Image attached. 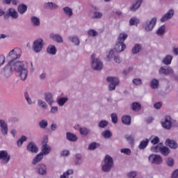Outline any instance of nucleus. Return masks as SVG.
Segmentation results:
<instances>
[{
  "instance_id": "obj_1",
  "label": "nucleus",
  "mask_w": 178,
  "mask_h": 178,
  "mask_svg": "<svg viewBox=\"0 0 178 178\" xmlns=\"http://www.w3.org/2000/svg\"><path fill=\"white\" fill-rule=\"evenodd\" d=\"M24 61H16L13 64V70L19 74L21 80L25 81L28 76V70L25 67Z\"/></svg>"
},
{
  "instance_id": "obj_2",
  "label": "nucleus",
  "mask_w": 178,
  "mask_h": 178,
  "mask_svg": "<svg viewBox=\"0 0 178 178\" xmlns=\"http://www.w3.org/2000/svg\"><path fill=\"white\" fill-rule=\"evenodd\" d=\"M127 33H120L118 38V42L115 46V50L116 52H122L126 49L127 46L124 41L127 39Z\"/></svg>"
},
{
  "instance_id": "obj_3",
  "label": "nucleus",
  "mask_w": 178,
  "mask_h": 178,
  "mask_svg": "<svg viewBox=\"0 0 178 178\" xmlns=\"http://www.w3.org/2000/svg\"><path fill=\"white\" fill-rule=\"evenodd\" d=\"M21 55H22L21 49H19L18 47H15V49H13V50H10V51H9L6 58L10 60L9 62L14 63V60L20 58Z\"/></svg>"
},
{
  "instance_id": "obj_4",
  "label": "nucleus",
  "mask_w": 178,
  "mask_h": 178,
  "mask_svg": "<svg viewBox=\"0 0 178 178\" xmlns=\"http://www.w3.org/2000/svg\"><path fill=\"white\" fill-rule=\"evenodd\" d=\"M114 164L113 159L108 155H106L104 158V165L102 166V170L104 172H109L113 168Z\"/></svg>"
},
{
  "instance_id": "obj_5",
  "label": "nucleus",
  "mask_w": 178,
  "mask_h": 178,
  "mask_svg": "<svg viewBox=\"0 0 178 178\" xmlns=\"http://www.w3.org/2000/svg\"><path fill=\"white\" fill-rule=\"evenodd\" d=\"M96 55L92 54L91 59H92V68L95 70H101L103 68V63L102 61L99 60V58H95Z\"/></svg>"
},
{
  "instance_id": "obj_6",
  "label": "nucleus",
  "mask_w": 178,
  "mask_h": 178,
  "mask_svg": "<svg viewBox=\"0 0 178 178\" xmlns=\"http://www.w3.org/2000/svg\"><path fill=\"white\" fill-rule=\"evenodd\" d=\"M43 47H44V40H43V39H41V38L36 39V40H35L33 42V50L35 53H39L42 51Z\"/></svg>"
},
{
  "instance_id": "obj_7",
  "label": "nucleus",
  "mask_w": 178,
  "mask_h": 178,
  "mask_svg": "<svg viewBox=\"0 0 178 178\" xmlns=\"http://www.w3.org/2000/svg\"><path fill=\"white\" fill-rule=\"evenodd\" d=\"M16 63H13V61H9L8 65L3 68L2 73L3 74L8 77L13 74V70L14 69V64Z\"/></svg>"
},
{
  "instance_id": "obj_8",
  "label": "nucleus",
  "mask_w": 178,
  "mask_h": 178,
  "mask_svg": "<svg viewBox=\"0 0 178 178\" xmlns=\"http://www.w3.org/2000/svg\"><path fill=\"white\" fill-rule=\"evenodd\" d=\"M173 122L174 120H172V118L170 116L167 115L165 117L164 122H161V124L164 129L170 130L172 127Z\"/></svg>"
},
{
  "instance_id": "obj_9",
  "label": "nucleus",
  "mask_w": 178,
  "mask_h": 178,
  "mask_svg": "<svg viewBox=\"0 0 178 178\" xmlns=\"http://www.w3.org/2000/svg\"><path fill=\"white\" fill-rule=\"evenodd\" d=\"M106 81L107 82L111 83L109 85L110 91L115 90L116 86L120 83V81L118 78L108 77Z\"/></svg>"
},
{
  "instance_id": "obj_10",
  "label": "nucleus",
  "mask_w": 178,
  "mask_h": 178,
  "mask_svg": "<svg viewBox=\"0 0 178 178\" xmlns=\"http://www.w3.org/2000/svg\"><path fill=\"white\" fill-rule=\"evenodd\" d=\"M149 161H151L152 163L159 165L162 163L163 159L160 155L151 154L149 156Z\"/></svg>"
},
{
  "instance_id": "obj_11",
  "label": "nucleus",
  "mask_w": 178,
  "mask_h": 178,
  "mask_svg": "<svg viewBox=\"0 0 178 178\" xmlns=\"http://www.w3.org/2000/svg\"><path fill=\"white\" fill-rule=\"evenodd\" d=\"M48 142V139H45L43 142H42V146L41 147V150L43 154V155H47L50 153L51 150V147L50 146H49L47 143Z\"/></svg>"
},
{
  "instance_id": "obj_12",
  "label": "nucleus",
  "mask_w": 178,
  "mask_h": 178,
  "mask_svg": "<svg viewBox=\"0 0 178 178\" xmlns=\"http://www.w3.org/2000/svg\"><path fill=\"white\" fill-rule=\"evenodd\" d=\"M157 22V18L154 17L149 21V22H146L147 26H145L146 31H151L154 29Z\"/></svg>"
},
{
  "instance_id": "obj_13",
  "label": "nucleus",
  "mask_w": 178,
  "mask_h": 178,
  "mask_svg": "<svg viewBox=\"0 0 178 178\" xmlns=\"http://www.w3.org/2000/svg\"><path fill=\"white\" fill-rule=\"evenodd\" d=\"M108 60H111V58H113L114 60L117 63H120L122 62V59L119 56H115L114 50H110L108 56H106Z\"/></svg>"
},
{
  "instance_id": "obj_14",
  "label": "nucleus",
  "mask_w": 178,
  "mask_h": 178,
  "mask_svg": "<svg viewBox=\"0 0 178 178\" xmlns=\"http://www.w3.org/2000/svg\"><path fill=\"white\" fill-rule=\"evenodd\" d=\"M10 159V156L5 150L0 151V160L2 163H7Z\"/></svg>"
},
{
  "instance_id": "obj_15",
  "label": "nucleus",
  "mask_w": 178,
  "mask_h": 178,
  "mask_svg": "<svg viewBox=\"0 0 178 178\" xmlns=\"http://www.w3.org/2000/svg\"><path fill=\"white\" fill-rule=\"evenodd\" d=\"M175 11L173 10H170L161 18V22H165L169 19H170L174 16Z\"/></svg>"
},
{
  "instance_id": "obj_16",
  "label": "nucleus",
  "mask_w": 178,
  "mask_h": 178,
  "mask_svg": "<svg viewBox=\"0 0 178 178\" xmlns=\"http://www.w3.org/2000/svg\"><path fill=\"white\" fill-rule=\"evenodd\" d=\"M0 127L1 129V134L3 135H7L8 129V125L7 124H6L4 120H0Z\"/></svg>"
},
{
  "instance_id": "obj_17",
  "label": "nucleus",
  "mask_w": 178,
  "mask_h": 178,
  "mask_svg": "<svg viewBox=\"0 0 178 178\" xmlns=\"http://www.w3.org/2000/svg\"><path fill=\"white\" fill-rule=\"evenodd\" d=\"M165 145H168L171 149H177L178 147V144L176 141L170 139H167L165 141Z\"/></svg>"
},
{
  "instance_id": "obj_18",
  "label": "nucleus",
  "mask_w": 178,
  "mask_h": 178,
  "mask_svg": "<svg viewBox=\"0 0 178 178\" xmlns=\"http://www.w3.org/2000/svg\"><path fill=\"white\" fill-rule=\"evenodd\" d=\"M160 74L168 75L173 74V70L171 67H167L166 69L164 67H161L159 70Z\"/></svg>"
},
{
  "instance_id": "obj_19",
  "label": "nucleus",
  "mask_w": 178,
  "mask_h": 178,
  "mask_svg": "<svg viewBox=\"0 0 178 178\" xmlns=\"http://www.w3.org/2000/svg\"><path fill=\"white\" fill-rule=\"evenodd\" d=\"M143 3V0H137L135 3H134L131 7H130V10L136 12L138 10Z\"/></svg>"
},
{
  "instance_id": "obj_20",
  "label": "nucleus",
  "mask_w": 178,
  "mask_h": 178,
  "mask_svg": "<svg viewBox=\"0 0 178 178\" xmlns=\"http://www.w3.org/2000/svg\"><path fill=\"white\" fill-rule=\"evenodd\" d=\"M27 150L34 153H37L38 152L37 146L33 143H30L27 145Z\"/></svg>"
},
{
  "instance_id": "obj_21",
  "label": "nucleus",
  "mask_w": 178,
  "mask_h": 178,
  "mask_svg": "<svg viewBox=\"0 0 178 178\" xmlns=\"http://www.w3.org/2000/svg\"><path fill=\"white\" fill-rule=\"evenodd\" d=\"M45 101L49 104L52 105L54 102L53 95L50 92H46L44 94Z\"/></svg>"
},
{
  "instance_id": "obj_22",
  "label": "nucleus",
  "mask_w": 178,
  "mask_h": 178,
  "mask_svg": "<svg viewBox=\"0 0 178 178\" xmlns=\"http://www.w3.org/2000/svg\"><path fill=\"white\" fill-rule=\"evenodd\" d=\"M8 15L11 17L13 19L18 18V13H17L15 8H9L8 10Z\"/></svg>"
},
{
  "instance_id": "obj_23",
  "label": "nucleus",
  "mask_w": 178,
  "mask_h": 178,
  "mask_svg": "<svg viewBox=\"0 0 178 178\" xmlns=\"http://www.w3.org/2000/svg\"><path fill=\"white\" fill-rule=\"evenodd\" d=\"M47 52L51 55H55L57 52V50L55 46L50 44L47 49Z\"/></svg>"
},
{
  "instance_id": "obj_24",
  "label": "nucleus",
  "mask_w": 178,
  "mask_h": 178,
  "mask_svg": "<svg viewBox=\"0 0 178 178\" xmlns=\"http://www.w3.org/2000/svg\"><path fill=\"white\" fill-rule=\"evenodd\" d=\"M50 38H52L56 42H63V40L60 35H54V33H51Z\"/></svg>"
},
{
  "instance_id": "obj_25",
  "label": "nucleus",
  "mask_w": 178,
  "mask_h": 178,
  "mask_svg": "<svg viewBox=\"0 0 178 178\" xmlns=\"http://www.w3.org/2000/svg\"><path fill=\"white\" fill-rule=\"evenodd\" d=\"M122 122L126 125H130L131 124V118L129 115H124L122 118Z\"/></svg>"
},
{
  "instance_id": "obj_26",
  "label": "nucleus",
  "mask_w": 178,
  "mask_h": 178,
  "mask_svg": "<svg viewBox=\"0 0 178 178\" xmlns=\"http://www.w3.org/2000/svg\"><path fill=\"white\" fill-rule=\"evenodd\" d=\"M44 156V154L43 153H40L38 155H36V156L33 159L32 163L33 165H35L36 163H38V162H40L41 160L43 159Z\"/></svg>"
},
{
  "instance_id": "obj_27",
  "label": "nucleus",
  "mask_w": 178,
  "mask_h": 178,
  "mask_svg": "<svg viewBox=\"0 0 178 178\" xmlns=\"http://www.w3.org/2000/svg\"><path fill=\"white\" fill-rule=\"evenodd\" d=\"M140 24V19L138 18H136V17H132L129 19V26H134L136 25L138 26V25Z\"/></svg>"
},
{
  "instance_id": "obj_28",
  "label": "nucleus",
  "mask_w": 178,
  "mask_h": 178,
  "mask_svg": "<svg viewBox=\"0 0 178 178\" xmlns=\"http://www.w3.org/2000/svg\"><path fill=\"white\" fill-rule=\"evenodd\" d=\"M27 10V6L25 4H21L18 6L17 11L19 14L23 15Z\"/></svg>"
},
{
  "instance_id": "obj_29",
  "label": "nucleus",
  "mask_w": 178,
  "mask_h": 178,
  "mask_svg": "<svg viewBox=\"0 0 178 178\" xmlns=\"http://www.w3.org/2000/svg\"><path fill=\"white\" fill-rule=\"evenodd\" d=\"M39 174L44 175L47 173V166L44 164L38 166Z\"/></svg>"
},
{
  "instance_id": "obj_30",
  "label": "nucleus",
  "mask_w": 178,
  "mask_h": 178,
  "mask_svg": "<svg viewBox=\"0 0 178 178\" xmlns=\"http://www.w3.org/2000/svg\"><path fill=\"white\" fill-rule=\"evenodd\" d=\"M66 138L68 140L75 142L78 140V137L71 133L66 134Z\"/></svg>"
},
{
  "instance_id": "obj_31",
  "label": "nucleus",
  "mask_w": 178,
  "mask_h": 178,
  "mask_svg": "<svg viewBox=\"0 0 178 178\" xmlns=\"http://www.w3.org/2000/svg\"><path fill=\"white\" fill-rule=\"evenodd\" d=\"M149 143V139H145V140H143V141L140 142L138 147L140 149H145L147 147Z\"/></svg>"
},
{
  "instance_id": "obj_32",
  "label": "nucleus",
  "mask_w": 178,
  "mask_h": 178,
  "mask_svg": "<svg viewBox=\"0 0 178 178\" xmlns=\"http://www.w3.org/2000/svg\"><path fill=\"white\" fill-rule=\"evenodd\" d=\"M74 174L73 170H68L65 172H63L62 175H60V178H69L70 175H72Z\"/></svg>"
},
{
  "instance_id": "obj_33",
  "label": "nucleus",
  "mask_w": 178,
  "mask_h": 178,
  "mask_svg": "<svg viewBox=\"0 0 178 178\" xmlns=\"http://www.w3.org/2000/svg\"><path fill=\"white\" fill-rule=\"evenodd\" d=\"M64 13L67 15L69 17H71L73 15V11L72 8H70V7H64L63 8Z\"/></svg>"
},
{
  "instance_id": "obj_34",
  "label": "nucleus",
  "mask_w": 178,
  "mask_h": 178,
  "mask_svg": "<svg viewBox=\"0 0 178 178\" xmlns=\"http://www.w3.org/2000/svg\"><path fill=\"white\" fill-rule=\"evenodd\" d=\"M173 59L172 56H166L163 60V63L165 65H170L172 63V60Z\"/></svg>"
},
{
  "instance_id": "obj_35",
  "label": "nucleus",
  "mask_w": 178,
  "mask_h": 178,
  "mask_svg": "<svg viewBox=\"0 0 178 178\" xmlns=\"http://www.w3.org/2000/svg\"><path fill=\"white\" fill-rule=\"evenodd\" d=\"M131 109L134 111H138L141 109V105L139 103L134 102L131 104Z\"/></svg>"
},
{
  "instance_id": "obj_36",
  "label": "nucleus",
  "mask_w": 178,
  "mask_h": 178,
  "mask_svg": "<svg viewBox=\"0 0 178 178\" xmlns=\"http://www.w3.org/2000/svg\"><path fill=\"white\" fill-rule=\"evenodd\" d=\"M165 25H161V26H160L159 29L156 31V34L158 35H163L165 33Z\"/></svg>"
},
{
  "instance_id": "obj_37",
  "label": "nucleus",
  "mask_w": 178,
  "mask_h": 178,
  "mask_svg": "<svg viewBox=\"0 0 178 178\" xmlns=\"http://www.w3.org/2000/svg\"><path fill=\"white\" fill-rule=\"evenodd\" d=\"M161 153L163 156H168L170 153V149L167 147H163L161 149Z\"/></svg>"
},
{
  "instance_id": "obj_38",
  "label": "nucleus",
  "mask_w": 178,
  "mask_h": 178,
  "mask_svg": "<svg viewBox=\"0 0 178 178\" xmlns=\"http://www.w3.org/2000/svg\"><path fill=\"white\" fill-rule=\"evenodd\" d=\"M102 136L105 138H110L113 136V134L111 131L106 130L102 132Z\"/></svg>"
},
{
  "instance_id": "obj_39",
  "label": "nucleus",
  "mask_w": 178,
  "mask_h": 178,
  "mask_svg": "<svg viewBox=\"0 0 178 178\" xmlns=\"http://www.w3.org/2000/svg\"><path fill=\"white\" fill-rule=\"evenodd\" d=\"M31 22L33 23V26H40V21L39 18H37V17H31Z\"/></svg>"
},
{
  "instance_id": "obj_40",
  "label": "nucleus",
  "mask_w": 178,
  "mask_h": 178,
  "mask_svg": "<svg viewBox=\"0 0 178 178\" xmlns=\"http://www.w3.org/2000/svg\"><path fill=\"white\" fill-rule=\"evenodd\" d=\"M79 133L81 135L86 136L90 133V130L86 127H81L79 129Z\"/></svg>"
},
{
  "instance_id": "obj_41",
  "label": "nucleus",
  "mask_w": 178,
  "mask_h": 178,
  "mask_svg": "<svg viewBox=\"0 0 178 178\" xmlns=\"http://www.w3.org/2000/svg\"><path fill=\"white\" fill-rule=\"evenodd\" d=\"M159 81L156 79H153L151 82V87L154 89H156L159 88Z\"/></svg>"
},
{
  "instance_id": "obj_42",
  "label": "nucleus",
  "mask_w": 178,
  "mask_h": 178,
  "mask_svg": "<svg viewBox=\"0 0 178 178\" xmlns=\"http://www.w3.org/2000/svg\"><path fill=\"white\" fill-rule=\"evenodd\" d=\"M141 49L140 44H135L134 47L132 49V53L134 54H138L140 52V50Z\"/></svg>"
},
{
  "instance_id": "obj_43",
  "label": "nucleus",
  "mask_w": 178,
  "mask_h": 178,
  "mask_svg": "<svg viewBox=\"0 0 178 178\" xmlns=\"http://www.w3.org/2000/svg\"><path fill=\"white\" fill-rule=\"evenodd\" d=\"M47 7H48L51 10H54L58 8V6L53 2H48L47 3Z\"/></svg>"
},
{
  "instance_id": "obj_44",
  "label": "nucleus",
  "mask_w": 178,
  "mask_h": 178,
  "mask_svg": "<svg viewBox=\"0 0 178 178\" xmlns=\"http://www.w3.org/2000/svg\"><path fill=\"white\" fill-rule=\"evenodd\" d=\"M68 99L67 98H65V97H63V98H60L58 100V104L60 106H63L65 105V104L67 102Z\"/></svg>"
},
{
  "instance_id": "obj_45",
  "label": "nucleus",
  "mask_w": 178,
  "mask_h": 178,
  "mask_svg": "<svg viewBox=\"0 0 178 178\" xmlns=\"http://www.w3.org/2000/svg\"><path fill=\"white\" fill-rule=\"evenodd\" d=\"M70 40H71L72 42H73L75 45H79L80 40L77 36H74L73 38H70Z\"/></svg>"
},
{
  "instance_id": "obj_46",
  "label": "nucleus",
  "mask_w": 178,
  "mask_h": 178,
  "mask_svg": "<svg viewBox=\"0 0 178 178\" xmlns=\"http://www.w3.org/2000/svg\"><path fill=\"white\" fill-rule=\"evenodd\" d=\"M26 140H27V138H26V136H22L20 138V139H19V140H17V144L18 146H21V145H22L23 143H24V141H26Z\"/></svg>"
},
{
  "instance_id": "obj_47",
  "label": "nucleus",
  "mask_w": 178,
  "mask_h": 178,
  "mask_svg": "<svg viewBox=\"0 0 178 178\" xmlns=\"http://www.w3.org/2000/svg\"><path fill=\"white\" fill-rule=\"evenodd\" d=\"M88 34L89 36L95 37L98 35V32H97V31H95V29H90L88 31Z\"/></svg>"
},
{
  "instance_id": "obj_48",
  "label": "nucleus",
  "mask_w": 178,
  "mask_h": 178,
  "mask_svg": "<svg viewBox=\"0 0 178 178\" xmlns=\"http://www.w3.org/2000/svg\"><path fill=\"white\" fill-rule=\"evenodd\" d=\"M111 118L112 122H113L114 124L118 122V115L116 113H112L111 115Z\"/></svg>"
},
{
  "instance_id": "obj_49",
  "label": "nucleus",
  "mask_w": 178,
  "mask_h": 178,
  "mask_svg": "<svg viewBox=\"0 0 178 178\" xmlns=\"http://www.w3.org/2000/svg\"><path fill=\"white\" fill-rule=\"evenodd\" d=\"M39 126L42 129H45L48 126V122L46 120H42L39 122Z\"/></svg>"
},
{
  "instance_id": "obj_50",
  "label": "nucleus",
  "mask_w": 178,
  "mask_h": 178,
  "mask_svg": "<svg viewBox=\"0 0 178 178\" xmlns=\"http://www.w3.org/2000/svg\"><path fill=\"white\" fill-rule=\"evenodd\" d=\"M108 125V122L106 120H102L99 124V127L100 128H105L106 127H107Z\"/></svg>"
},
{
  "instance_id": "obj_51",
  "label": "nucleus",
  "mask_w": 178,
  "mask_h": 178,
  "mask_svg": "<svg viewBox=\"0 0 178 178\" xmlns=\"http://www.w3.org/2000/svg\"><path fill=\"white\" fill-rule=\"evenodd\" d=\"M93 15H94L93 17H92V19H100L103 16L102 13H97V12H95V13H94Z\"/></svg>"
},
{
  "instance_id": "obj_52",
  "label": "nucleus",
  "mask_w": 178,
  "mask_h": 178,
  "mask_svg": "<svg viewBox=\"0 0 178 178\" xmlns=\"http://www.w3.org/2000/svg\"><path fill=\"white\" fill-rule=\"evenodd\" d=\"M161 149H162V147H161V145H156L155 147H152V150L154 152H161Z\"/></svg>"
},
{
  "instance_id": "obj_53",
  "label": "nucleus",
  "mask_w": 178,
  "mask_h": 178,
  "mask_svg": "<svg viewBox=\"0 0 178 178\" xmlns=\"http://www.w3.org/2000/svg\"><path fill=\"white\" fill-rule=\"evenodd\" d=\"M97 145H99L96 143H92L91 144L89 145L88 149L90 150L95 149L97 147Z\"/></svg>"
},
{
  "instance_id": "obj_54",
  "label": "nucleus",
  "mask_w": 178,
  "mask_h": 178,
  "mask_svg": "<svg viewBox=\"0 0 178 178\" xmlns=\"http://www.w3.org/2000/svg\"><path fill=\"white\" fill-rule=\"evenodd\" d=\"M133 83L136 85V86H141L143 82L140 79H135L133 80Z\"/></svg>"
},
{
  "instance_id": "obj_55",
  "label": "nucleus",
  "mask_w": 178,
  "mask_h": 178,
  "mask_svg": "<svg viewBox=\"0 0 178 178\" xmlns=\"http://www.w3.org/2000/svg\"><path fill=\"white\" fill-rule=\"evenodd\" d=\"M167 165L170 167H172L175 164V161L173 159H171V158H169L168 160H167Z\"/></svg>"
},
{
  "instance_id": "obj_56",
  "label": "nucleus",
  "mask_w": 178,
  "mask_h": 178,
  "mask_svg": "<svg viewBox=\"0 0 178 178\" xmlns=\"http://www.w3.org/2000/svg\"><path fill=\"white\" fill-rule=\"evenodd\" d=\"M38 106H40V107H42V108H44V109H46L47 108V104L42 100L38 101Z\"/></svg>"
},
{
  "instance_id": "obj_57",
  "label": "nucleus",
  "mask_w": 178,
  "mask_h": 178,
  "mask_svg": "<svg viewBox=\"0 0 178 178\" xmlns=\"http://www.w3.org/2000/svg\"><path fill=\"white\" fill-rule=\"evenodd\" d=\"M122 153H124L127 155H130L131 154V150L129 149H122L120 150Z\"/></svg>"
},
{
  "instance_id": "obj_58",
  "label": "nucleus",
  "mask_w": 178,
  "mask_h": 178,
  "mask_svg": "<svg viewBox=\"0 0 178 178\" xmlns=\"http://www.w3.org/2000/svg\"><path fill=\"white\" fill-rule=\"evenodd\" d=\"M76 161H75V164L78 165L80 164L81 162V154H76Z\"/></svg>"
},
{
  "instance_id": "obj_59",
  "label": "nucleus",
  "mask_w": 178,
  "mask_h": 178,
  "mask_svg": "<svg viewBox=\"0 0 178 178\" xmlns=\"http://www.w3.org/2000/svg\"><path fill=\"white\" fill-rule=\"evenodd\" d=\"M127 176L129 178H134L137 176V172L134 171L130 172L128 173Z\"/></svg>"
},
{
  "instance_id": "obj_60",
  "label": "nucleus",
  "mask_w": 178,
  "mask_h": 178,
  "mask_svg": "<svg viewBox=\"0 0 178 178\" xmlns=\"http://www.w3.org/2000/svg\"><path fill=\"white\" fill-rule=\"evenodd\" d=\"M70 154L69 150H63L60 152V155L63 156H67Z\"/></svg>"
},
{
  "instance_id": "obj_61",
  "label": "nucleus",
  "mask_w": 178,
  "mask_h": 178,
  "mask_svg": "<svg viewBox=\"0 0 178 178\" xmlns=\"http://www.w3.org/2000/svg\"><path fill=\"white\" fill-rule=\"evenodd\" d=\"M159 142H160V139H159V137H155V138L151 141V143H152L153 145L158 144Z\"/></svg>"
},
{
  "instance_id": "obj_62",
  "label": "nucleus",
  "mask_w": 178,
  "mask_h": 178,
  "mask_svg": "<svg viewBox=\"0 0 178 178\" xmlns=\"http://www.w3.org/2000/svg\"><path fill=\"white\" fill-rule=\"evenodd\" d=\"M6 61V57L4 56H0V66L3 65Z\"/></svg>"
},
{
  "instance_id": "obj_63",
  "label": "nucleus",
  "mask_w": 178,
  "mask_h": 178,
  "mask_svg": "<svg viewBox=\"0 0 178 178\" xmlns=\"http://www.w3.org/2000/svg\"><path fill=\"white\" fill-rule=\"evenodd\" d=\"M154 107L156 109H160L162 107V103L157 102V103L154 104Z\"/></svg>"
},
{
  "instance_id": "obj_64",
  "label": "nucleus",
  "mask_w": 178,
  "mask_h": 178,
  "mask_svg": "<svg viewBox=\"0 0 178 178\" xmlns=\"http://www.w3.org/2000/svg\"><path fill=\"white\" fill-rule=\"evenodd\" d=\"M172 178H178V170L173 172L172 175Z\"/></svg>"
}]
</instances>
